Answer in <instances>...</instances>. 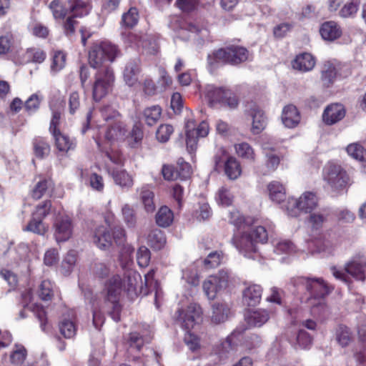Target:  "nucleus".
Instances as JSON below:
<instances>
[{
  "label": "nucleus",
  "mask_w": 366,
  "mask_h": 366,
  "mask_svg": "<svg viewBox=\"0 0 366 366\" xmlns=\"http://www.w3.org/2000/svg\"><path fill=\"white\" fill-rule=\"evenodd\" d=\"M174 129L172 126L169 124H162L159 127L156 136L157 139L161 142H166L169 140Z\"/></svg>",
  "instance_id": "4d7b16f0"
},
{
  "label": "nucleus",
  "mask_w": 366,
  "mask_h": 366,
  "mask_svg": "<svg viewBox=\"0 0 366 366\" xmlns=\"http://www.w3.org/2000/svg\"><path fill=\"white\" fill-rule=\"evenodd\" d=\"M34 151L36 157L43 159L50 152V146L44 139L36 138L34 140Z\"/></svg>",
  "instance_id": "c03bdc74"
},
{
  "label": "nucleus",
  "mask_w": 366,
  "mask_h": 366,
  "mask_svg": "<svg viewBox=\"0 0 366 366\" xmlns=\"http://www.w3.org/2000/svg\"><path fill=\"white\" fill-rule=\"evenodd\" d=\"M252 235L256 244L258 242L264 243L266 242L268 238L267 232L264 227L259 226L253 229L250 232H247Z\"/></svg>",
  "instance_id": "bf43d9fd"
},
{
  "label": "nucleus",
  "mask_w": 366,
  "mask_h": 366,
  "mask_svg": "<svg viewBox=\"0 0 366 366\" xmlns=\"http://www.w3.org/2000/svg\"><path fill=\"white\" fill-rule=\"evenodd\" d=\"M346 272L357 280L364 281L366 279V263L354 260L345 267Z\"/></svg>",
  "instance_id": "a878e982"
},
{
  "label": "nucleus",
  "mask_w": 366,
  "mask_h": 366,
  "mask_svg": "<svg viewBox=\"0 0 366 366\" xmlns=\"http://www.w3.org/2000/svg\"><path fill=\"white\" fill-rule=\"evenodd\" d=\"M295 247L293 244L289 240H281L278 242L274 246V252L278 254L284 253H291L294 252Z\"/></svg>",
  "instance_id": "774afa93"
},
{
  "label": "nucleus",
  "mask_w": 366,
  "mask_h": 366,
  "mask_svg": "<svg viewBox=\"0 0 366 366\" xmlns=\"http://www.w3.org/2000/svg\"><path fill=\"white\" fill-rule=\"evenodd\" d=\"M347 152L350 156L360 161L363 160L365 153L363 147L357 143H353L348 145L347 147Z\"/></svg>",
  "instance_id": "13d9d810"
},
{
  "label": "nucleus",
  "mask_w": 366,
  "mask_h": 366,
  "mask_svg": "<svg viewBox=\"0 0 366 366\" xmlns=\"http://www.w3.org/2000/svg\"><path fill=\"white\" fill-rule=\"evenodd\" d=\"M250 115L252 117V132L254 134H258L266 127V118L264 112L259 107L254 105L250 109Z\"/></svg>",
  "instance_id": "b1692460"
},
{
  "label": "nucleus",
  "mask_w": 366,
  "mask_h": 366,
  "mask_svg": "<svg viewBox=\"0 0 366 366\" xmlns=\"http://www.w3.org/2000/svg\"><path fill=\"white\" fill-rule=\"evenodd\" d=\"M114 182L122 188L129 189L134 184L132 177L125 170H117L112 173Z\"/></svg>",
  "instance_id": "58836bf2"
},
{
  "label": "nucleus",
  "mask_w": 366,
  "mask_h": 366,
  "mask_svg": "<svg viewBox=\"0 0 366 366\" xmlns=\"http://www.w3.org/2000/svg\"><path fill=\"white\" fill-rule=\"evenodd\" d=\"M134 251V248L130 245L123 247L119 255V261L122 268L126 269L124 279L122 282L119 275L114 276L109 280L107 286V299L113 304L117 302V297L123 290L133 297L134 295H137L138 288L142 287L141 275L131 269Z\"/></svg>",
  "instance_id": "f257e3e1"
},
{
  "label": "nucleus",
  "mask_w": 366,
  "mask_h": 366,
  "mask_svg": "<svg viewBox=\"0 0 366 366\" xmlns=\"http://www.w3.org/2000/svg\"><path fill=\"white\" fill-rule=\"evenodd\" d=\"M51 203L49 200L44 201L36 205L32 213V217L44 219L49 213Z\"/></svg>",
  "instance_id": "864d4df0"
},
{
  "label": "nucleus",
  "mask_w": 366,
  "mask_h": 366,
  "mask_svg": "<svg viewBox=\"0 0 366 366\" xmlns=\"http://www.w3.org/2000/svg\"><path fill=\"white\" fill-rule=\"evenodd\" d=\"M50 182L47 180H42L38 182L31 191V197L34 199H39L46 191Z\"/></svg>",
  "instance_id": "69168bd1"
},
{
  "label": "nucleus",
  "mask_w": 366,
  "mask_h": 366,
  "mask_svg": "<svg viewBox=\"0 0 366 366\" xmlns=\"http://www.w3.org/2000/svg\"><path fill=\"white\" fill-rule=\"evenodd\" d=\"M360 4V0H350L341 9L340 15L342 17H350L357 13Z\"/></svg>",
  "instance_id": "603ef678"
},
{
  "label": "nucleus",
  "mask_w": 366,
  "mask_h": 366,
  "mask_svg": "<svg viewBox=\"0 0 366 366\" xmlns=\"http://www.w3.org/2000/svg\"><path fill=\"white\" fill-rule=\"evenodd\" d=\"M53 285L49 280H44L39 286V297L44 301L51 300L53 295Z\"/></svg>",
  "instance_id": "a18cd8bd"
},
{
  "label": "nucleus",
  "mask_w": 366,
  "mask_h": 366,
  "mask_svg": "<svg viewBox=\"0 0 366 366\" xmlns=\"http://www.w3.org/2000/svg\"><path fill=\"white\" fill-rule=\"evenodd\" d=\"M229 312V309L225 304L214 303L212 305V322L215 324L224 322L228 317Z\"/></svg>",
  "instance_id": "473e14b6"
},
{
  "label": "nucleus",
  "mask_w": 366,
  "mask_h": 366,
  "mask_svg": "<svg viewBox=\"0 0 366 366\" xmlns=\"http://www.w3.org/2000/svg\"><path fill=\"white\" fill-rule=\"evenodd\" d=\"M320 32L322 39L329 41H335L342 35L341 28L333 21L323 23L320 29Z\"/></svg>",
  "instance_id": "aec40b11"
},
{
  "label": "nucleus",
  "mask_w": 366,
  "mask_h": 366,
  "mask_svg": "<svg viewBox=\"0 0 366 366\" xmlns=\"http://www.w3.org/2000/svg\"><path fill=\"white\" fill-rule=\"evenodd\" d=\"M92 271L95 276L104 278L109 274L110 269L105 263L97 262L93 264Z\"/></svg>",
  "instance_id": "338daca9"
},
{
  "label": "nucleus",
  "mask_w": 366,
  "mask_h": 366,
  "mask_svg": "<svg viewBox=\"0 0 366 366\" xmlns=\"http://www.w3.org/2000/svg\"><path fill=\"white\" fill-rule=\"evenodd\" d=\"M335 340L342 347H347L353 340V335L349 327L340 325L335 329Z\"/></svg>",
  "instance_id": "c756f323"
},
{
  "label": "nucleus",
  "mask_w": 366,
  "mask_h": 366,
  "mask_svg": "<svg viewBox=\"0 0 366 366\" xmlns=\"http://www.w3.org/2000/svg\"><path fill=\"white\" fill-rule=\"evenodd\" d=\"M282 121L288 128L296 127L300 121V116L296 107L294 105L285 107L282 114Z\"/></svg>",
  "instance_id": "5701e85b"
},
{
  "label": "nucleus",
  "mask_w": 366,
  "mask_h": 366,
  "mask_svg": "<svg viewBox=\"0 0 366 366\" xmlns=\"http://www.w3.org/2000/svg\"><path fill=\"white\" fill-rule=\"evenodd\" d=\"M216 200L219 204L227 207L232 204L233 195L227 188L222 187L216 194Z\"/></svg>",
  "instance_id": "8fccbe9b"
},
{
  "label": "nucleus",
  "mask_w": 366,
  "mask_h": 366,
  "mask_svg": "<svg viewBox=\"0 0 366 366\" xmlns=\"http://www.w3.org/2000/svg\"><path fill=\"white\" fill-rule=\"evenodd\" d=\"M185 128L187 148L189 152H192L197 149L198 138L205 137L208 134L209 125L203 121L195 128L194 121L190 119L187 121Z\"/></svg>",
  "instance_id": "f8f14e48"
},
{
  "label": "nucleus",
  "mask_w": 366,
  "mask_h": 366,
  "mask_svg": "<svg viewBox=\"0 0 366 366\" xmlns=\"http://www.w3.org/2000/svg\"><path fill=\"white\" fill-rule=\"evenodd\" d=\"M262 149L264 157V167L263 168L262 174L267 175L277 169L282 157L267 143L262 144Z\"/></svg>",
  "instance_id": "4468645a"
},
{
  "label": "nucleus",
  "mask_w": 366,
  "mask_h": 366,
  "mask_svg": "<svg viewBox=\"0 0 366 366\" xmlns=\"http://www.w3.org/2000/svg\"><path fill=\"white\" fill-rule=\"evenodd\" d=\"M27 352L24 346L20 344H16L10 354V361L11 364L19 365L26 360Z\"/></svg>",
  "instance_id": "a19ab883"
},
{
  "label": "nucleus",
  "mask_w": 366,
  "mask_h": 366,
  "mask_svg": "<svg viewBox=\"0 0 366 366\" xmlns=\"http://www.w3.org/2000/svg\"><path fill=\"white\" fill-rule=\"evenodd\" d=\"M162 114V109L159 106L154 105L146 108L143 112V118L147 124L152 126L159 119Z\"/></svg>",
  "instance_id": "ea45409f"
},
{
  "label": "nucleus",
  "mask_w": 366,
  "mask_h": 366,
  "mask_svg": "<svg viewBox=\"0 0 366 366\" xmlns=\"http://www.w3.org/2000/svg\"><path fill=\"white\" fill-rule=\"evenodd\" d=\"M328 215L326 212H318L310 214L309 224L312 230H319L323 224L327 221Z\"/></svg>",
  "instance_id": "79ce46f5"
},
{
  "label": "nucleus",
  "mask_w": 366,
  "mask_h": 366,
  "mask_svg": "<svg viewBox=\"0 0 366 366\" xmlns=\"http://www.w3.org/2000/svg\"><path fill=\"white\" fill-rule=\"evenodd\" d=\"M315 59L309 53H303L296 56L292 62L294 69L302 72L311 71L315 66Z\"/></svg>",
  "instance_id": "412c9836"
},
{
  "label": "nucleus",
  "mask_w": 366,
  "mask_h": 366,
  "mask_svg": "<svg viewBox=\"0 0 366 366\" xmlns=\"http://www.w3.org/2000/svg\"><path fill=\"white\" fill-rule=\"evenodd\" d=\"M312 345V337L305 330H300L295 345V350L308 349Z\"/></svg>",
  "instance_id": "de8ad7c7"
},
{
  "label": "nucleus",
  "mask_w": 366,
  "mask_h": 366,
  "mask_svg": "<svg viewBox=\"0 0 366 366\" xmlns=\"http://www.w3.org/2000/svg\"><path fill=\"white\" fill-rule=\"evenodd\" d=\"M150 259L149 250L146 247H141L137 253V260L141 267H147Z\"/></svg>",
  "instance_id": "e2e57ef3"
},
{
  "label": "nucleus",
  "mask_w": 366,
  "mask_h": 366,
  "mask_svg": "<svg viewBox=\"0 0 366 366\" xmlns=\"http://www.w3.org/2000/svg\"><path fill=\"white\" fill-rule=\"evenodd\" d=\"M345 110L340 104H334L328 106L324 111L322 119L328 125H332L344 118Z\"/></svg>",
  "instance_id": "f3484780"
},
{
  "label": "nucleus",
  "mask_w": 366,
  "mask_h": 366,
  "mask_svg": "<svg viewBox=\"0 0 366 366\" xmlns=\"http://www.w3.org/2000/svg\"><path fill=\"white\" fill-rule=\"evenodd\" d=\"M232 280L229 270L223 269L216 274L211 275L203 283V290L209 300H214L217 293L225 290Z\"/></svg>",
  "instance_id": "9d476101"
},
{
  "label": "nucleus",
  "mask_w": 366,
  "mask_h": 366,
  "mask_svg": "<svg viewBox=\"0 0 366 366\" xmlns=\"http://www.w3.org/2000/svg\"><path fill=\"white\" fill-rule=\"evenodd\" d=\"M54 236L58 242L66 241L70 238L72 227L71 219L68 217L58 218L54 224Z\"/></svg>",
  "instance_id": "dca6fc26"
},
{
  "label": "nucleus",
  "mask_w": 366,
  "mask_h": 366,
  "mask_svg": "<svg viewBox=\"0 0 366 366\" xmlns=\"http://www.w3.org/2000/svg\"><path fill=\"white\" fill-rule=\"evenodd\" d=\"M337 76L335 66L331 63H325L321 71V81L324 86L329 87L332 85Z\"/></svg>",
  "instance_id": "f704fd0d"
},
{
  "label": "nucleus",
  "mask_w": 366,
  "mask_h": 366,
  "mask_svg": "<svg viewBox=\"0 0 366 366\" xmlns=\"http://www.w3.org/2000/svg\"><path fill=\"white\" fill-rule=\"evenodd\" d=\"M92 241L101 249H108L112 244V237L109 229L104 226H97L92 232Z\"/></svg>",
  "instance_id": "2eb2a0df"
},
{
  "label": "nucleus",
  "mask_w": 366,
  "mask_h": 366,
  "mask_svg": "<svg viewBox=\"0 0 366 366\" xmlns=\"http://www.w3.org/2000/svg\"><path fill=\"white\" fill-rule=\"evenodd\" d=\"M296 284L305 288L310 294L308 298H325L332 290L322 278L299 277Z\"/></svg>",
  "instance_id": "9b49d317"
},
{
  "label": "nucleus",
  "mask_w": 366,
  "mask_h": 366,
  "mask_svg": "<svg viewBox=\"0 0 366 366\" xmlns=\"http://www.w3.org/2000/svg\"><path fill=\"white\" fill-rule=\"evenodd\" d=\"M66 64V54L62 51H56L53 56L51 69L58 71L63 69Z\"/></svg>",
  "instance_id": "0e129e2a"
},
{
  "label": "nucleus",
  "mask_w": 366,
  "mask_h": 366,
  "mask_svg": "<svg viewBox=\"0 0 366 366\" xmlns=\"http://www.w3.org/2000/svg\"><path fill=\"white\" fill-rule=\"evenodd\" d=\"M237 155L251 162L255 160V153L252 147L246 142H242L235 145Z\"/></svg>",
  "instance_id": "37998d69"
},
{
  "label": "nucleus",
  "mask_w": 366,
  "mask_h": 366,
  "mask_svg": "<svg viewBox=\"0 0 366 366\" xmlns=\"http://www.w3.org/2000/svg\"><path fill=\"white\" fill-rule=\"evenodd\" d=\"M41 100L42 98L37 94H32L24 103L25 109L29 113L36 112L39 109Z\"/></svg>",
  "instance_id": "680f3d73"
},
{
  "label": "nucleus",
  "mask_w": 366,
  "mask_h": 366,
  "mask_svg": "<svg viewBox=\"0 0 366 366\" xmlns=\"http://www.w3.org/2000/svg\"><path fill=\"white\" fill-rule=\"evenodd\" d=\"M52 134L55 139L56 147L59 151L67 152L69 150L74 149L75 142L67 135L62 134L60 132H54Z\"/></svg>",
  "instance_id": "2f4dec72"
},
{
  "label": "nucleus",
  "mask_w": 366,
  "mask_h": 366,
  "mask_svg": "<svg viewBox=\"0 0 366 366\" xmlns=\"http://www.w3.org/2000/svg\"><path fill=\"white\" fill-rule=\"evenodd\" d=\"M105 137L109 141H124L128 137V130L122 122L116 119L108 128Z\"/></svg>",
  "instance_id": "a211bd4d"
},
{
  "label": "nucleus",
  "mask_w": 366,
  "mask_h": 366,
  "mask_svg": "<svg viewBox=\"0 0 366 366\" xmlns=\"http://www.w3.org/2000/svg\"><path fill=\"white\" fill-rule=\"evenodd\" d=\"M307 302L314 316L325 318L329 315L330 310L325 303V298H307Z\"/></svg>",
  "instance_id": "393cba45"
},
{
  "label": "nucleus",
  "mask_w": 366,
  "mask_h": 366,
  "mask_svg": "<svg viewBox=\"0 0 366 366\" xmlns=\"http://www.w3.org/2000/svg\"><path fill=\"white\" fill-rule=\"evenodd\" d=\"M94 78L92 97L94 101L99 102L111 92L115 77L112 67H104L103 70L97 71Z\"/></svg>",
  "instance_id": "0eeeda50"
},
{
  "label": "nucleus",
  "mask_w": 366,
  "mask_h": 366,
  "mask_svg": "<svg viewBox=\"0 0 366 366\" xmlns=\"http://www.w3.org/2000/svg\"><path fill=\"white\" fill-rule=\"evenodd\" d=\"M249 57V52L246 48L232 45L208 55L207 60L209 66L215 68L219 63L238 64L247 61Z\"/></svg>",
  "instance_id": "20e7f679"
},
{
  "label": "nucleus",
  "mask_w": 366,
  "mask_h": 366,
  "mask_svg": "<svg viewBox=\"0 0 366 366\" xmlns=\"http://www.w3.org/2000/svg\"><path fill=\"white\" fill-rule=\"evenodd\" d=\"M206 97L212 107L219 105L235 109L238 105L237 97L225 87H217L214 85H207L205 89Z\"/></svg>",
  "instance_id": "423d86ee"
},
{
  "label": "nucleus",
  "mask_w": 366,
  "mask_h": 366,
  "mask_svg": "<svg viewBox=\"0 0 366 366\" xmlns=\"http://www.w3.org/2000/svg\"><path fill=\"white\" fill-rule=\"evenodd\" d=\"M224 173L232 180L239 178L242 174V167L239 162L234 157H229L224 162Z\"/></svg>",
  "instance_id": "cd10ccee"
},
{
  "label": "nucleus",
  "mask_w": 366,
  "mask_h": 366,
  "mask_svg": "<svg viewBox=\"0 0 366 366\" xmlns=\"http://www.w3.org/2000/svg\"><path fill=\"white\" fill-rule=\"evenodd\" d=\"M184 341L192 351H196L200 347V339L195 334L187 332L184 337Z\"/></svg>",
  "instance_id": "052dcab7"
},
{
  "label": "nucleus",
  "mask_w": 366,
  "mask_h": 366,
  "mask_svg": "<svg viewBox=\"0 0 366 366\" xmlns=\"http://www.w3.org/2000/svg\"><path fill=\"white\" fill-rule=\"evenodd\" d=\"M173 220V212L167 206L162 207L156 214V222L159 227H169L172 223Z\"/></svg>",
  "instance_id": "e433bc0d"
},
{
  "label": "nucleus",
  "mask_w": 366,
  "mask_h": 366,
  "mask_svg": "<svg viewBox=\"0 0 366 366\" xmlns=\"http://www.w3.org/2000/svg\"><path fill=\"white\" fill-rule=\"evenodd\" d=\"M140 71L139 60L134 59L128 61L125 66L123 77L125 83L132 86L137 83V75Z\"/></svg>",
  "instance_id": "4be33fe9"
},
{
  "label": "nucleus",
  "mask_w": 366,
  "mask_h": 366,
  "mask_svg": "<svg viewBox=\"0 0 366 366\" xmlns=\"http://www.w3.org/2000/svg\"><path fill=\"white\" fill-rule=\"evenodd\" d=\"M262 294V288L260 285H249L242 292V302L247 306H255L259 303Z\"/></svg>",
  "instance_id": "6ab92c4d"
},
{
  "label": "nucleus",
  "mask_w": 366,
  "mask_h": 366,
  "mask_svg": "<svg viewBox=\"0 0 366 366\" xmlns=\"http://www.w3.org/2000/svg\"><path fill=\"white\" fill-rule=\"evenodd\" d=\"M124 221L129 227L136 225L137 218L134 210L129 204H124L122 209Z\"/></svg>",
  "instance_id": "5fc2aeb1"
},
{
  "label": "nucleus",
  "mask_w": 366,
  "mask_h": 366,
  "mask_svg": "<svg viewBox=\"0 0 366 366\" xmlns=\"http://www.w3.org/2000/svg\"><path fill=\"white\" fill-rule=\"evenodd\" d=\"M317 206V198L313 192H306L298 199L289 198L284 209L289 216L297 217L300 212H310Z\"/></svg>",
  "instance_id": "6e6552de"
},
{
  "label": "nucleus",
  "mask_w": 366,
  "mask_h": 366,
  "mask_svg": "<svg viewBox=\"0 0 366 366\" xmlns=\"http://www.w3.org/2000/svg\"><path fill=\"white\" fill-rule=\"evenodd\" d=\"M245 320L251 326L261 327L269 320V314L264 310L251 311L247 314Z\"/></svg>",
  "instance_id": "7c9ffc66"
},
{
  "label": "nucleus",
  "mask_w": 366,
  "mask_h": 366,
  "mask_svg": "<svg viewBox=\"0 0 366 366\" xmlns=\"http://www.w3.org/2000/svg\"><path fill=\"white\" fill-rule=\"evenodd\" d=\"M154 271L153 269H151L149 272H148L145 276V285L147 287L152 288L154 287L155 290V305L156 307L158 308L159 307L158 303V298L162 293L161 290L158 288L157 282L154 280Z\"/></svg>",
  "instance_id": "6e6d98bb"
},
{
  "label": "nucleus",
  "mask_w": 366,
  "mask_h": 366,
  "mask_svg": "<svg viewBox=\"0 0 366 366\" xmlns=\"http://www.w3.org/2000/svg\"><path fill=\"white\" fill-rule=\"evenodd\" d=\"M223 254L222 252H212L204 259V267L207 269L217 267L221 264Z\"/></svg>",
  "instance_id": "09e8293b"
},
{
  "label": "nucleus",
  "mask_w": 366,
  "mask_h": 366,
  "mask_svg": "<svg viewBox=\"0 0 366 366\" xmlns=\"http://www.w3.org/2000/svg\"><path fill=\"white\" fill-rule=\"evenodd\" d=\"M233 244L244 257L254 258L257 252V247L252 235L247 232L237 234L232 239Z\"/></svg>",
  "instance_id": "ddd939ff"
},
{
  "label": "nucleus",
  "mask_w": 366,
  "mask_h": 366,
  "mask_svg": "<svg viewBox=\"0 0 366 366\" xmlns=\"http://www.w3.org/2000/svg\"><path fill=\"white\" fill-rule=\"evenodd\" d=\"M202 311L200 306L196 303H189L186 307L177 310L174 318L182 328L187 330L193 329L202 321Z\"/></svg>",
  "instance_id": "1a4fd4ad"
},
{
  "label": "nucleus",
  "mask_w": 366,
  "mask_h": 366,
  "mask_svg": "<svg viewBox=\"0 0 366 366\" xmlns=\"http://www.w3.org/2000/svg\"><path fill=\"white\" fill-rule=\"evenodd\" d=\"M269 198L272 201L280 203L286 197V189L285 186L278 181H272L267 185Z\"/></svg>",
  "instance_id": "c85d7f7f"
},
{
  "label": "nucleus",
  "mask_w": 366,
  "mask_h": 366,
  "mask_svg": "<svg viewBox=\"0 0 366 366\" xmlns=\"http://www.w3.org/2000/svg\"><path fill=\"white\" fill-rule=\"evenodd\" d=\"M148 244L155 249H161L166 243V238L162 230L152 229L147 237Z\"/></svg>",
  "instance_id": "4c0bfd02"
},
{
  "label": "nucleus",
  "mask_w": 366,
  "mask_h": 366,
  "mask_svg": "<svg viewBox=\"0 0 366 366\" xmlns=\"http://www.w3.org/2000/svg\"><path fill=\"white\" fill-rule=\"evenodd\" d=\"M236 349L237 345L233 342V337L229 336L217 347V353L221 359L224 360L232 355Z\"/></svg>",
  "instance_id": "72a5a7b5"
},
{
  "label": "nucleus",
  "mask_w": 366,
  "mask_h": 366,
  "mask_svg": "<svg viewBox=\"0 0 366 366\" xmlns=\"http://www.w3.org/2000/svg\"><path fill=\"white\" fill-rule=\"evenodd\" d=\"M48 225L44 223L43 220L34 217H31V220L24 228V231L31 232L38 235L44 236L48 231Z\"/></svg>",
  "instance_id": "c9c22d12"
},
{
  "label": "nucleus",
  "mask_w": 366,
  "mask_h": 366,
  "mask_svg": "<svg viewBox=\"0 0 366 366\" xmlns=\"http://www.w3.org/2000/svg\"><path fill=\"white\" fill-rule=\"evenodd\" d=\"M139 19V14L136 8H131L127 13L122 15V24L127 28L135 26Z\"/></svg>",
  "instance_id": "49530a36"
},
{
  "label": "nucleus",
  "mask_w": 366,
  "mask_h": 366,
  "mask_svg": "<svg viewBox=\"0 0 366 366\" xmlns=\"http://www.w3.org/2000/svg\"><path fill=\"white\" fill-rule=\"evenodd\" d=\"M322 177L330 189L336 194L347 190L352 183L347 172L340 165L335 163L325 165Z\"/></svg>",
  "instance_id": "7ed1b4c3"
},
{
  "label": "nucleus",
  "mask_w": 366,
  "mask_h": 366,
  "mask_svg": "<svg viewBox=\"0 0 366 366\" xmlns=\"http://www.w3.org/2000/svg\"><path fill=\"white\" fill-rule=\"evenodd\" d=\"M120 55L118 47L109 41L94 43L89 51L90 66L98 70L104 67H111L109 63L113 62Z\"/></svg>",
  "instance_id": "f03ea898"
},
{
  "label": "nucleus",
  "mask_w": 366,
  "mask_h": 366,
  "mask_svg": "<svg viewBox=\"0 0 366 366\" xmlns=\"http://www.w3.org/2000/svg\"><path fill=\"white\" fill-rule=\"evenodd\" d=\"M59 330L64 337L71 338L76 335V328L72 321L64 320L59 324Z\"/></svg>",
  "instance_id": "3c124183"
},
{
  "label": "nucleus",
  "mask_w": 366,
  "mask_h": 366,
  "mask_svg": "<svg viewBox=\"0 0 366 366\" xmlns=\"http://www.w3.org/2000/svg\"><path fill=\"white\" fill-rule=\"evenodd\" d=\"M140 199L147 213H152L155 211L154 194L149 186L145 185L141 188Z\"/></svg>",
  "instance_id": "bb28decb"
},
{
  "label": "nucleus",
  "mask_w": 366,
  "mask_h": 366,
  "mask_svg": "<svg viewBox=\"0 0 366 366\" xmlns=\"http://www.w3.org/2000/svg\"><path fill=\"white\" fill-rule=\"evenodd\" d=\"M49 7L56 19H64L71 14L73 16H84L90 11L89 4L83 0H67L64 6L59 0H53Z\"/></svg>",
  "instance_id": "39448f33"
}]
</instances>
